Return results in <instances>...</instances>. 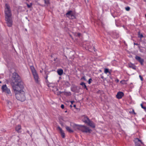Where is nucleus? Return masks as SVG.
Listing matches in <instances>:
<instances>
[{
	"label": "nucleus",
	"mask_w": 146,
	"mask_h": 146,
	"mask_svg": "<svg viewBox=\"0 0 146 146\" xmlns=\"http://www.w3.org/2000/svg\"><path fill=\"white\" fill-rule=\"evenodd\" d=\"M45 3L47 5H48L50 3L49 0H44Z\"/></svg>",
	"instance_id": "aec40b11"
},
{
	"label": "nucleus",
	"mask_w": 146,
	"mask_h": 146,
	"mask_svg": "<svg viewBox=\"0 0 146 146\" xmlns=\"http://www.w3.org/2000/svg\"><path fill=\"white\" fill-rule=\"evenodd\" d=\"M70 106L71 107H72V105H71Z\"/></svg>",
	"instance_id": "a19ab883"
},
{
	"label": "nucleus",
	"mask_w": 146,
	"mask_h": 146,
	"mask_svg": "<svg viewBox=\"0 0 146 146\" xmlns=\"http://www.w3.org/2000/svg\"><path fill=\"white\" fill-rule=\"evenodd\" d=\"M134 141L135 143V146H141L140 144H143L141 140L138 138L135 139Z\"/></svg>",
	"instance_id": "6e6552de"
},
{
	"label": "nucleus",
	"mask_w": 146,
	"mask_h": 146,
	"mask_svg": "<svg viewBox=\"0 0 146 146\" xmlns=\"http://www.w3.org/2000/svg\"><path fill=\"white\" fill-rule=\"evenodd\" d=\"M1 89L3 92H5L8 94H11L10 90L7 87L6 85H3L2 86Z\"/></svg>",
	"instance_id": "423d86ee"
},
{
	"label": "nucleus",
	"mask_w": 146,
	"mask_h": 146,
	"mask_svg": "<svg viewBox=\"0 0 146 146\" xmlns=\"http://www.w3.org/2000/svg\"><path fill=\"white\" fill-rule=\"evenodd\" d=\"M5 17H11L12 14L9 6L7 4H5Z\"/></svg>",
	"instance_id": "20e7f679"
},
{
	"label": "nucleus",
	"mask_w": 146,
	"mask_h": 146,
	"mask_svg": "<svg viewBox=\"0 0 146 146\" xmlns=\"http://www.w3.org/2000/svg\"><path fill=\"white\" fill-rule=\"evenodd\" d=\"M61 108H62L64 109V105L62 104L61 106Z\"/></svg>",
	"instance_id": "c85d7f7f"
},
{
	"label": "nucleus",
	"mask_w": 146,
	"mask_h": 146,
	"mask_svg": "<svg viewBox=\"0 0 146 146\" xmlns=\"http://www.w3.org/2000/svg\"><path fill=\"white\" fill-rule=\"evenodd\" d=\"M81 80H86V79L85 76L81 78Z\"/></svg>",
	"instance_id": "a878e982"
},
{
	"label": "nucleus",
	"mask_w": 146,
	"mask_h": 146,
	"mask_svg": "<svg viewBox=\"0 0 146 146\" xmlns=\"http://www.w3.org/2000/svg\"><path fill=\"white\" fill-rule=\"evenodd\" d=\"M93 49H94V51H95V50H96V49L94 47H93Z\"/></svg>",
	"instance_id": "72a5a7b5"
},
{
	"label": "nucleus",
	"mask_w": 146,
	"mask_h": 146,
	"mask_svg": "<svg viewBox=\"0 0 146 146\" xmlns=\"http://www.w3.org/2000/svg\"><path fill=\"white\" fill-rule=\"evenodd\" d=\"M27 6L28 8H30L32 7L33 4L32 3H30V5L28 4L27 3Z\"/></svg>",
	"instance_id": "412c9836"
},
{
	"label": "nucleus",
	"mask_w": 146,
	"mask_h": 146,
	"mask_svg": "<svg viewBox=\"0 0 146 146\" xmlns=\"http://www.w3.org/2000/svg\"><path fill=\"white\" fill-rule=\"evenodd\" d=\"M123 93L122 92H119L117 93L116 97L118 99H121L123 96Z\"/></svg>",
	"instance_id": "1a4fd4ad"
},
{
	"label": "nucleus",
	"mask_w": 146,
	"mask_h": 146,
	"mask_svg": "<svg viewBox=\"0 0 146 146\" xmlns=\"http://www.w3.org/2000/svg\"><path fill=\"white\" fill-rule=\"evenodd\" d=\"M139 78H140V79H141V81H143V78H142V76H141V75H139Z\"/></svg>",
	"instance_id": "cd10ccee"
},
{
	"label": "nucleus",
	"mask_w": 146,
	"mask_h": 146,
	"mask_svg": "<svg viewBox=\"0 0 146 146\" xmlns=\"http://www.w3.org/2000/svg\"><path fill=\"white\" fill-rule=\"evenodd\" d=\"M130 8L129 7H127L125 8V9L127 11H129V10Z\"/></svg>",
	"instance_id": "b1692460"
},
{
	"label": "nucleus",
	"mask_w": 146,
	"mask_h": 146,
	"mask_svg": "<svg viewBox=\"0 0 146 146\" xmlns=\"http://www.w3.org/2000/svg\"><path fill=\"white\" fill-rule=\"evenodd\" d=\"M66 129L67 131L70 133H71L73 132V131L68 126H66Z\"/></svg>",
	"instance_id": "2eb2a0df"
},
{
	"label": "nucleus",
	"mask_w": 146,
	"mask_h": 146,
	"mask_svg": "<svg viewBox=\"0 0 146 146\" xmlns=\"http://www.w3.org/2000/svg\"><path fill=\"white\" fill-rule=\"evenodd\" d=\"M73 106L75 108L76 107V105H74Z\"/></svg>",
	"instance_id": "c9c22d12"
},
{
	"label": "nucleus",
	"mask_w": 146,
	"mask_h": 146,
	"mask_svg": "<svg viewBox=\"0 0 146 146\" xmlns=\"http://www.w3.org/2000/svg\"><path fill=\"white\" fill-rule=\"evenodd\" d=\"M141 106L142 108H143V104H141Z\"/></svg>",
	"instance_id": "2f4dec72"
},
{
	"label": "nucleus",
	"mask_w": 146,
	"mask_h": 146,
	"mask_svg": "<svg viewBox=\"0 0 146 146\" xmlns=\"http://www.w3.org/2000/svg\"><path fill=\"white\" fill-rule=\"evenodd\" d=\"M145 17H146V14H145Z\"/></svg>",
	"instance_id": "37998d69"
},
{
	"label": "nucleus",
	"mask_w": 146,
	"mask_h": 146,
	"mask_svg": "<svg viewBox=\"0 0 146 146\" xmlns=\"http://www.w3.org/2000/svg\"><path fill=\"white\" fill-rule=\"evenodd\" d=\"M30 68L35 82L37 84H39V78L36 70L33 66H31Z\"/></svg>",
	"instance_id": "7ed1b4c3"
},
{
	"label": "nucleus",
	"mask_w": 146,
	"mask_h": 146,
	"mask_svg": "<svg viewBox=\"0 0 146 146\" xmlns=\"http://www.w3.org/2000/svg\"><path fill=\"white\" fill-rule=\"evenodd\" d=\"M11 84L13 89L19 87L21 88L22 86H24L23 83L20 77L16 72H14L13 74Z\"/></svg>",
	"instance_id": "f257e3e1"
},
{
	"label": "nucleus",
	"mask_w": 146,
	"mask_h": 146,
	"mask_svg": "<svg viewBox=\"0 0 146 146\" xmlns=\"http://www.w3.org/2000/svg\"><path fill=\"white\" fill-rule=\"evenodd\" d=\"M80 85L82 86L84 88H86V90H87L86 86L85 85V84L84 82H82L80 84Z\"/></svg>",
	"instance_id": "a211bd4d"
},
{
	"label": "nucleus",
	"mask_w": 146,
	"mask_h": 146,
	"mask_svg": "<svg viewBox=\"0 0 146 146\" xmlns=\"http://www.w3.org/2000/svg\"><path fill=\"white\" fill-rule=\"evenodd\" d=\"M143 108L144 109L145 111H146V108L145 107H144Z\"/></svg>",
	"instance_id": "7c9ffc66"
},
{
	"label": "nucleus",
	"mask_w": 146,
	"mask_h": 146,
	"mask_svg": "<svg viewBox=\"0 0 146 146\" xmlns=\"http://www.w3.org/2000/svg\"><path fill=\"white\" fill-rule=\"evenodd\" d=\"M21 129V126L19 125H18L15 128L16 130L18 131Z\"/></svg>",
	"instance_id": "6ab92c4d"
},
{
	"label": "nucleus",
	"mask_w": 146,
	"mask_h": 146,
	"mask_svg": "<svg viewBox=\"0 0 146 146\" xmlns=\"http://www.w3.org/2000/svg\"><path fill=\"white\" fill-rule=\"evenodd\" d=\"M101 78H103V76H101Z\"/></svg>",
	"instance_id": "ea45409f"
},
{
	"label": "nucleus",
	"mask_w": 146,
	"mask_h": 146,
	"mask_svg": "<svg viewBox=\"0 0 146 146\" xmlns=\"http://www.w3.org/2000/svg\"><path fill=\"white\" fill-rule=\"evenodd\" d=\"M92 80L91 78H90L88 81V83L89 84H90L91 82V81Z\"/></svg>",
	"instance_id": "393cba45"
},
{
	"label": "nucleus",
	"mask_w": 146,
	"mask_h": 146,
	"mask_svg": "<svg viewBox=\"0 0 146 146\" xmlns=\"http://www.w3.org/2000/svg\"><path fill=\"white\" fill-rule=\"evenodd\" d=\"M104 72L105 73L107 74V73L109 72V70L107 68H105L104 70Z\"/></svg>",
	"instance_id": "4be33fe9"
},
{
	"label": "nucleus",
	"mask_w": 146,
	"mask_h": 146,
	"mask_svg": "<svg viewBox=\"0 0 146 146\" xmlns=\"http://www.w3.org/2000/svg\"><path fill=\"white\" fill-rule=\"evenodd\" d=\"M87 124L90 126L91 127L93 128L95 127V125L94 123L91 121H90L89 122H88Z\"/></svg>",
	"instance_id": "ddd939ff"
},
{
	"label": "nucleus",
	"mask_w": 146,
	"mask_h": 146,
	"mask_svg": "<svg viewBox=\"0 0 146 146\" xmlns=\"http://www.w3.org/2000/svg\"><path fill=\"white\" fill-rule=\"evenodd\" d=\"M47 78H48V76H46V79H47Z\"/></svg>",
	"instance_id": "58836bf2"
},
{
	"label": "nucleus",
	"mask_w": 146,
	"mask_h": 146,
	"mask_svg": "<svg viewBox=\"0 0 146 146\" xmlns=\"http://www.w3.org/2000/svg\"><path fill=\"white\" fill-rule=\"evenodd\" d=\"M116 81L117 82H119V80L118 79H117L116 80Z\"/></svg>",
	"instance_id": "473e14b6"
},
{
	"label": "nucleus",
	"mask_w": 146,
	"mask_h": 146,
	"mask_svg": "<svg viewBox=\"0 0 146 146\" xmlns=\"http://www.w3.org/2000/svg\"><path fill=\"white\" fill-rule=\"evenodd\" d=\"M135 58L140 63L141 65L143 64L144 60L143 59L138 56H136Z\"/></svg>",
	"instance_id": "9d476101"
},
{
	"label": "nucleus",
	"mask_w": 146,
	"mask_h": 146,
	"mask_svg": "<svg viewBox=\"0 0 146 146\" xmlns=\"http://www.w3.org/2000/svg\"><path fill=\"white\" fill-rule=\"evenodd\" d=\"M139 37L141 38L142 37H143V35L142 34H141L140 35V36H139Z\"/></svg>",
	"instance_id": "c756f323"
},
{
	"label": "nucleus",
	"mask_w": 146,
	"mask_h": 146,
	"mask_svg": "<svg viewBox=\"0 0 146 146\" xmlns=\"http://www.w3.org/2000/svg\"><path fill=\"white\" fill-rule=\"evenodd\" d=\"M83 120L84 123L87 124L90 121L88 117L86 116H84V118L83 119Z\"/></svg>",
	"instance_id": "f8f14e48"
},
{
	"label": "nucleus",
	"mask_w": 146,
	"mask_h": 146,
	"mask_svg": "<svg viewBox=\"0 0 146 146\" xmlns=\"http://www.w3.org/2000/svg\"><path fill=\"white\" fill-rule=\"evenodd\" d=\"M24 88L23 86L21 88L19 87L13 89L17 99L21 102L24 101L26 99L25 93L23 90Z\"/></svg>",
	"instance_id": "f03ea898"
},
{
	"label": "nucleus",
	"mask_w": 146,
	"mask_h": 146,
	"mask_svg": "<svg viewBox=\"0 0 146 146\" xmlns=\"http://www.w3.org/2000/svg\"><path fill=\"white\" fill-rule=\"evenodd\" d=\"M5 20L7 26L9 27L12 26L13 21L11 17H5Z\"/></svg>",
	"instance_id": "0eeeda50"
},
{
	"label": "nucleus",
	"mask_w": 146,
	"mask_h": 146,
	"mask_svg": "<svg viewBox=\"0 0 146 146\" xmlns=\"http://www.w3.org/2000/svg\"><path fill=\"white\" fill-rule=\"evenodd\" d=\"M73 15L72 13V11H68L66 14V16L70 18V16H72Z\"/></svg>",
	"instance_id": "4468645a"
},
{
	"label": "nucleus",
	"mask_w": 146,
	"mask_h": 146,
	"mask_svg": "<svg viewBox=\"0 0 146 146\" xmlns=\"http://www.w3.org/2000/svg\"><path fill=\"white\" fill-rule=\"evenodd\" d=\"M133 113H134V114H135V112H134V110H133Z\"/></svg>",
	"instance_id": "4c0bfd02"
},
{
	"label": "nucleus",
	"mask_w": 146,
	"mask_h": 146,
	"mask_svg": "<svg viewBox=\"0 0 146 146\" xmlns=\"http://www.w3.org/2000/svg\"><path fill=\"white\" fill-rule=\"evenodd\" d=\"M1 83V82L0 81V83Z\"/></svg>",
	"instance_id": "79ce46f5"
},
{
	"label": "nucleus",
	"mask_w": 146,
	"mask_h": 146,
	"mask_svg": "<svg viewBox=\"0 0 146 146\" xmlns=\"http://www.w3.org/2000/svg\"><path fill=\"white\" fill-rule=\"evenodd\" d=\"M57 128L60 130V133H61V135L62 138H64L65 135L64 131L62 130V129L60 127H58Z\"/></svg>",
	"instance_id": "9b49d317"
},
{
	"label": "nucleus",
	"mask_w": 146,
	"mask_h": 146,
	"mask_svg": "<svg viewBox=\"0 0 146 146\" xmlns=\"http://www.w3.org/2000/svg\"><path fill=\"white\" fill-rule=\"evenodd\" d=\"M78 129L82 132L85 133H90L92 130L89 127L84 125H80Z\"/></svg>",
	"instance_id": "39448f33"
},
{
	"label": "nucleus",
	"mask_w": 146,
	"mask_h": 146,
	"mask_svg": "<svg viewBox=\"0 0 146 146\" xmlns=\"http://www.w3.org/2000/svg\"><path fill=\"white\" fill-rule=\"evenodd\" d=\"M74 102V101H71V104H73V103Z\"/></svg>",
	"instance_id": "f704fd0d"
},
{
	"label": "nucleus",
	"mask_w": 146,
	"mask_h": 146,
	"mask_svg": "<svg viewBox=\"0 0 146 146\" xmlns=\"http://www.w3.org/2000/svg\"><path fill=\"white\" fill-rule=\"evenodd\" d=\"M61 125H62V126H63V123H61Z\"/></svg>",
	"instance_id": "e433bc0d"
},
{
	"label": "nucleus",
	"mask_w": 146,
	"mask_h": 146,
	"mask_svg": "<svg viewBox=\"0 0 146 146\" xmlns=\"http://www.w3.org/2000/svg\"><path fill=\"white\" fill-rule=\"evenodd\" d=\"M57 72L59 75H61L63 73V70L62 69H58L57 70Z\"/></svg>",
	"instance_id": "dca6fc26"
},
{
	"label": "nucleus",
	"mask_w": 146,
	"mask_h": 146,
	"mask_svg": "<svg viewBox=\"0 0 146 146\" xmlns=\"http://www.w3.org/2000/svg\"><path fill=\"white\" fill-rule=\"evenodd\" d=\"M129 66L130 67L132 68L133 69H136L135 67V66Z\"/></svg>",
	"instance_id": "bb28decb"
},
{
	"label": "nucleus",
	"mask_w": 146,
	"mask_h": 146,
	"mask_svg": "<svg viewBox=\"0 0 146 146\" xmlns=\"http://www.w3.org/2000/svg\"><path fill=\"white\" fill-rule=\"evenodd\" d=\"M73 34L75 36L80 37L81 36V34L80 33H74Z\"/></svg>",
	"instance_id": "f3484780"
},
{
	"label": "nucleus",
	"mask_w": 146,
	"mask_h": 146,
	"mask_svg": "<svg viewBox=\"0 0 146 146\" xmlns=\"http://www.w3.org/2000/svg\"><path fill=\"white\" fill-rule=\"evenodd\" d=\"M125 80H123L120 81V83L123 84H125Z\"/></svg>",
	"instance_id": "5701e85b"
}]
</instances>
